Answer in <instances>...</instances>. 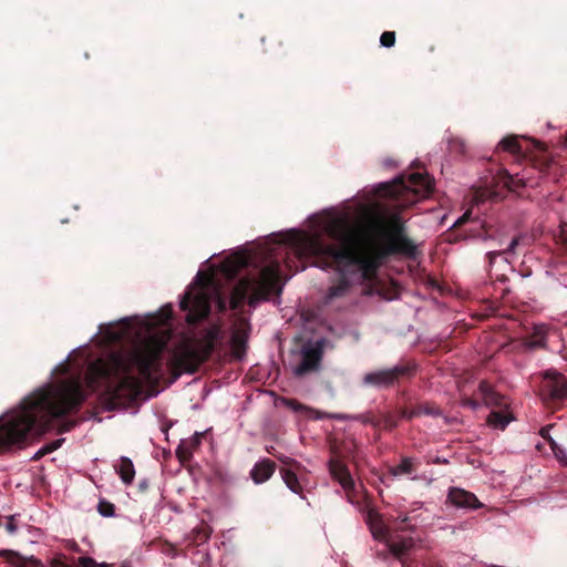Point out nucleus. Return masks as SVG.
Wrapping results in <instances>:
<instances>
[{
	"mask_svg": "<svg viewBox=\"0 0 567 567\" xmlns=\"http://www.w3.org/2000/svg\"><path fill=\"white\" fill-rule=\"evenodd\" d=\"M535 331H536V334L539 336V339L536 340V341L530 342L529 347L530 348H543V347H545V341H544L545 327H537L535 329Z\"/></svg>",
	"mask_w": 567,
	"mask_h": 567,
	"instance_id": "obj_26",
	"label": "nucleus"
},
{
	"mask_svg": "<svg viewBox=\"0 0 567 567\" xmlns=\"http://www.w3.org/2000/svg\"><path fill=\"white\" fill-rule=\"evenodd\" d=\"M116 472L125 485L133 483L135 470L133 462L128 457H121L120 463L116 465Z\"/></svg>",
	"mask_w": 567,
	"mask_h": 567,
	"instance_id": "obj_16",
	"label": "nucleus"
},
{
	"mask_svg": "<svg viewBox=\"0 0 567 567\" xmlns=\"http://www.w3.org/2000/svg\"><path fill=\"white\" fill-rule=\"evenodd\" d=\"M280 461L285 464H290L292 462L289 457H280Z\"/></svg>",
	"mask_w": 567,
	"mask_h": 567,
	"instance_id": "obj_45",
	"label": "nucleus"
},
{
	"mask_svg": "<svg viewBox=\"0 0 567 567\" xmlns=\"http://www.w3.org/2000/svg\"><path fill=\"white\" fill-rule=\"evenodd\" d=\"M163 348L162 342L150 339L126 355L113 357L109 363L95 362L89 368V383L114 374L104 395L112 409L124 406L140 395L143 381H150L158 370Z\"/></svg>",
	"mask_w": 567,
	"mask_h": 567,
	"instance_id": "obj_3",
	"label": "nucleus"
},
{
	"mask_svg": "<svg viewBox=\"0 0 567 567\" xmlns=\"http://www.w3.org/2000/svg\"><path fill=\"white\" fill-rule=\"evenodd\" d=\"M324 339H320L315 343H308L302 347L301 362L293 368L296 377H303L310 372L318 371L323 354Z\"/></svg>",
	"mask_w": 567,
	"mask_h": 567,
	"instance_id": "obj_8",
	"label": "nucleus"
},
{
	"mask_svg": "<svg viewBox=\"0 0 567 567\" xmlns=\"http://www.w3.org/2000/svg\"><path fill=\"white\" fill-rule=\"evenodd\" d=\"M412 471H413V461H412V458L405 457L401 461V463L398 466L392 467L390 472L393 476H399L402 474H410V473H412Z\"/></svg>",
	"mask_w": 567,
	"mask_h": 567,
	"instance_id": "obj_21",
	"label": "nucleus"
},
{
	"mask_svg": "<svg viewBox=\"0 0 567 567\" xmlns=\"http://www.w3.org/2000/svg\"><path fill=\"white\" fill-rule=\"evenodd\" d=\"M97 511L103 517H113L115 515V506L107 501H100Z\"/></svg>",
	"mask_w": 567,
	"mask_h": 567,
	"instance_id": "obj_24",
	"label": "nucleus"
},
{
	"mask_svg": "<svg viewBox=\"0 0 567 567\" xmlns=\"http://www.w3.org/2000/svg\"><path fill=\"white\" fill-rule=\"evenodd\" d=\"M402 371V369L393 368L369 372L363 378V384L378 389L389 388L398 381Z\"/></svg>",
	"mask_w": 567,
	"mask_h": 567,
	"instance_id": "obj_9",
	"label": "nucleus"
},
{
	"mask_svg": "<svg viewBox=\"0 0 567 567\" xmlns=\"http://www.w3.org/2000/svg\"><path fill=\"white\" fill-rule=\"evenodd\" d=\"M546 377H551V380L547 384L550 398L557 400L567 398V382L565 378L556 372H547Z\"/></svg>",
	"mask_w": 567,
	"mask_h": 567,
	"instance_id": "obj_13",
	"label": "nucleus"
},
{
	"mask_svg": "<svg viewBox=\"0 0 567 567\" xmlns=\"http://www.w3.org/2000/svg\"><path fill=\"white\" fill-rule=\"evenodd\" d=\"M467 216L468 214L465 213L462 217H460L456 221H455V225H461L463 224L466 219H467Z\"/></svg>",
	"mask_w": 567,
	"mask_h": 567,
	"instance_id": "obj_41",
	"label": "nucleus"
},
{
	"mask_svg": "<svg viewBox=\"0 0 567 567\" xmlns=\"http://www.w3.org/2000/svg\"><path fill=\"white\" fill-rule=\"evenodd\" d=\"M281 477L286 484V486L295 494H302V486L299 482L298 476L291 470L282 468L280 471Z\"/></svg>",
	"mask_w": 567,
	"mask_h": 567,
	"instance_id": "obj_18",
	"label": "nucleus"
},
{
	"mask_svg": "<svg viewBox=\"0 0 567 567\" xmlns=\"http://www.w3.org/2000/svg\"><path fill=\"white\" fill-rule=\"evenodd\" d=\"M213 296H214V298H215V299H216V301H217L218 309H219L220 311H223V310L225 309V307H226V306H225V301H224V300H223V298L219 296V293H218V291H217V290H214V291H213Z\"/></svg>",
	"mask_w": 567,
	"mask_h": 567,
	"instance_id": "obj_31",
	"label": "nucleus"
},
{
	"mask_svg": "<svg viewBox=\"0 0 567 567\" xmlns=\"http://www.w3.org/2000/svg\"><path fill=\"white\" fill-rule=\"evenodd\" d=\"M560 237L567 244V223L560 225Z\"/></svg>",
	"mask_w": 567,
	"mask_h": 567,
	"instance_id": "obj_37",
	"label": "nucleus"
},
{
	"mask_svg": "<svg viewBox=\"0 0 567 567\" xmlns=\"http://www.w3.org/2000/svg\"><path fill=\"white\" fill-rule=\"evenodd\" d=\"M447 498L452 505L458 508L476 509L482 507V504L473 493L458 487L451 488Z\"/></svg>",
	"mask_w": 567,
	"mask_h": 567,
	"instance_id": "obj_10",
	"label": "nucleus"
},
{
	"mask_svg": "<svg viewBox=\"0 0 567 567\" xmlns=\"http://www.w3.org/2000/svg\"><path fill=\"white\" fill-rule=\"evenodd\" d=\"M433 187V181L429 175L413 173L383 185V194L396 198L399 206L404 207L416 202L415 198H411L412 196L426 197L432 193Z\"/></svg>",
	"mask_w": 567,
	"mask_h": 567,
	"instance_id": "obj_6",
	"label": "nucleus"
},
{
	"mask_svg": "<svg viewBox=\"0 0 567 567\" xmlns=\"http://www.w3.org/2000/svg\"><path fill=\"white\" fill-rule=\"evenodd\" d=\"M97 567H111V565L106 564V563H102V564H97Z\"/></svg>",
	"mask_w": 567,
	"mask_h": 567,
	"instance_id": "obj_47",
	"label": "nucleus"
},
{
	"mask_svg": "<svg viewBox=\"0 0 567 567\" xmlns=\"http://www.w3.org/2000/svg\"><path fill=\"white\" fill-rule=\"evenodd\" d=\"M30 567H45L41 561L37 559L30 560Z\"/></svg>",
	"mask_w": 567,
	"mask_h": 567,
	"instance_id": "obj_40",
	"label": "nucleus"
},
{
	"mask_svg": "<svg viewBox=\"0 0 567 567\" xmlns=\"http://www.w3.org/2000/svg\"><path fill=\"white\" fill-rule=\"evenodd\" d=\"M480 389H481V391H482V392H485V391H486V389H487L486 383H484V382H483V383H481Z\"/></svg>",
	"mask_w": 567,
	"mask_h": 567,
	"instance_id": "obj_46",
	"label": "nucleus"
},
{
	"mask_svg": "<svg viewBox=\"0 0 567 567\" xmlns=\"http://www.w3.org/2000/svg\"><path fill=\"white\" fill-rule=\"evenodd\" d=\"M385 542L389 550L398 558L411 550L414 546V540L412 537L390 536L385 539Z\"/></svg>",
	"mask_w": 567,
	"mask_h": 567,
	"instance_id": "obj_14",
	"label": "nucleus"
},
{
	"mask_svg": "<svg viewBox=\"0 0 567 567\" xmlns=\"http://www.w3.org/2000/svg\"><path fill=\"white\" fill-rule=\"evenodd\" d=\"M498 147L511 154H518L520 152V145L515 136L504 137L499 142Z\"/></svg>",
	"mask_w": 567,
	"mask_h": 567,
	"instance_id": "obj_20",
	"label": "nucleus"
},
{
	"mask_svg": "<svg viewBox=\"0 0 567 567\" xmlns=\"http://www.w3.org/2000/svg\"><path fill=\"white\" fill-rule=\"evenodd\" d=\"M370 529L375 539H386V529L378 514L369 515Z\"/></svg>",
	"mask_w": 567,
	"mask_h": 567,
	"instance_id": "obj_19",
	"label": "nucleus"
},
{
	"mask_svg": "<svg viewBox=\"0 0 567 567\" xmlns=\"http://www.w3.org/2000/svg\"><path fill=\"white\" fill-rule=\"evenodd\" d=\"M347 416H348L347 420H357V421H361L363 423L371 422V420L364 415H347Z\"/></svg>",
	"mask_w": 567,
	"mask_h": 567,
	"instance_id": "obj_32",
	"label": "nucleus"
},
{
	"mask_svg": "<svg viewBox=\"0 0 567 567\" xmlns=\"http://www.w3.org/2000/svg\"><path fill=\"white\" fill-rule=\"evenodd\" d=\"M176 452H177V454H178L181 457H184V449H183V446H182V445H181V446H178V449H177V451H176Z\"/></svg>",
	"mask_w": 567,
	"mask_h": 567,
	"instance_id": "obj_43",
	"label": "nucleus"
},
{
	"mask_svg": "<svg viewBox=\"0 0 567 567\" xmlns=\"http://www.w3.org/2000/svg\"><path fill=\"white\" fill-rule=\"evenodd\" d=\"M78 565L80 567H97V563L91 557H80Z\"/></svg>",
	"mask_w": 567,
	"mask_h": 567,
	"instance_id": "obj_29",
	"label": "nucleus"
},
{
	"mask_svg": "<svg viewBox=\"0 0 567 567\" xmlns=\"http://www.w3.org/2000/svg\"><path fill=\"white\" fill-rule=\"evenodd\" d=\"M329 472L331 477L338 482L346 492H350L354 488V480L342 462L330 460Z\"/></svg>",
	"mask_w": 567,
	"mask_h": 567,
	"instance_id": "obj_11",
	"label": "nucleus"
},
{
	"mask_svg": "<svg viewBox=\"0 0 567 567\" xmlns=\"http://www.w3.org/2000/svg\"><path fill=\"white\" fill-rule=\"evenodd\" d=\"M464 405H468V406H471L473 410H475V409L478 406V404H477L475 401H473V400H465V401H464Z\"/></svg>",
	"mask_w": 567,
	"mask_h": 567,
	"instance_id": "obj_39",
	"label": "nucleus"
},
{
	"mask_svg": "<svg viewBox=\"0 0 567 567\" xmlns=\"http://www.w3.org/2000/svg\"><path fill=\"white\" fill-rule=\"evenodd\" d=\"M84 399L81 382L75 378L34 392L20 409L0 419V450L24 441L32 427L45 431L53 419L78 408Z\"/></svg>",
	"mask_w": 567,
	"mask_h": 567,
	"instance_id": "obj_2",
	"label": "nucleus"
},
{
	"mask_svg": "<svg viewBox=\"0 0 567 567\" xmlns=\"http://www.w3.org/2000/svg\"><path fill=\"white\" fill-rule=\"evenodd\" d=\"M231 344L235 351L238 353L239 348L244 344L241 337L238 333H235L231 338Z\"/></svg>",
	"mask_w": 567,
	"mask_h": 567,
	"instance_id": "obj_30",
	"label": "nucleus"
},
{
	"mask_svg": "<svg viewBox=\"0 0 567 567\" xmlns=\"http://www.w3.org/2000/svg\"><path fill=\"white\" fill-rule=\"evenodd\" d=\"M486 402H487V403H492V399L486 398Z\"/></svg>",
	"mask_w": 567,
	"mask_h": 567,
	"instance_id": "obj_48",
	"label": "nucleus"
},
{
	"mask_svg": "<svg viewBox=\"0 0 567 567\" xmlns=\"http://www.w3.org/2000/svg\"><path fill=\"white\" fill-rule=\"evenodd\" d=\"M58 446H59V442H55V443H52V444H49V445L42 447L41 450H42L43 454L45 455L47 453H50V452L54 451L55 449H58Z\"/></svg>",
	"mask_w": 567,
	"mask_h": 567,
	"instance_id": "obj_35",
	"label": "nucleus"
},
{
	"mask_svg": "<svg viewBox=\"0 0 567 567\" xmlns=\"http://www.w3.org/2000/svg\"><path fill=\"white\" fill-rule=\"evenodd\" d=\"M518 241H519L518 237L513 238V239L511 240V243H509V245H508V247H507L506 251H507V252H514V251H515L516 246L518 245Z\"/></svg>",
	"mask_w": 567,
	"mask_h": 567,
	"instance_id": "obj_34",
	"label": "nucleus"
},
{
	"mask_svg": "<svg viewBox=\"0 0 567 567\" xmlns=\"http://www.w3.org/2000/svg\"><path fill=\"white\" fill-rule=\"evenodd\" d=\"M395 43V32L385 31L380 37V44L384 48H392Z\"/></svg>",
	"mask_w": 567,
	"mask_h": 567,
	"instance_id": "obj_25",
	"label": "nucleus"
},
{
	"mask_svg": "<svg viewBox=\"0 0 567 567\" xmlns=\"http://www.w3.org/2000/svg\"><path fill=\"white\" fill-rule=\"evenodd\" d=\"M43 455H44V454H43L42 450L40 449V450L34 454L33 458H40V457H41V456H43Z\"/></svg>",
	"mask_w": 567,
	"mask_h": 567,
	"instance_id": "obj_44",
	"label": "nucleus"
},
{
	"mask_svg": "<svg viewBox=\"0 0 567 567\" xmlns=\"http://www.w3.org/2000/svg\"><path fill=\"white\" fill-rule=\"evenodd\" d=\"M6 529L10 533V534H13L17 532V526L16 524L13 523V517H10L9 522L7 523L6 525Z\"/></svg>",
	"mask_w": 567,
	"mask_h": 567,
	"instance_id": "obj_33",
	"label": "nucleus"
},
{
	"mask_svg": "<svg viewBox=\"0 0 567 567\" xmlns=\"http://www.w3.org/2000/svg\"><path fill=\"white\" fill-rule=\"evenodd\" d=\"M179 306L187 311L186 320L188 323H195L209 313L210 295L208 288L200 287L195 291H188L181 300Z\"/></svg>",
	"mask_w": 567,
	"mask_h": 567,
	"instance_id": "obj_7",
	"label": "nucleus"
},
{
	"mask_svg": "<svg viewBox=\"0 0 567 567\" xmlns=\"http://www.w3.org/2000/svg\"><path fill=\"white\" fill-rule=\"evenodd\" d=\"M514 416L507 409L494 410L487 417V424L496 430H504L512 421Z\"/></svg>",
	"mask_w": 567,
	"mask_h": 567,
	"instance_id": "obj_15",
	"label": "nucleus"
},
{
	"mask_svg": "<svg viewBox=\"0 0 567 567\" xmlns=\"http://www.w3.org/2000/svg\"><path fill=\"white\" fill-rule=\"evenodd\" d=\"M548 432H549V429L548 427H543L540 430V435L544 437V439H547V435H548Z\"/></svg>",
	"mask_w": 567,
	"mask_h": 567,
	"instance_id": "obj_42",
	"label": "nucleus"
},
{
	"mask_svg": "<svg viewBox=\"0 0 567 567\" xmlns=\"http://www.w3.org/2000/svg\"><path fill=\"white\" fill-rule=\"evenodd\" d=\"M499 182L511 192H518L520 188H524L528 185L525 178L520 177L518 174L511 175L508 173H504L499 177Z\"/></svg>",
	"mask_w": 567,
	"mask_h": 567,
	"instance_id": "obj_17",
	"label": "nucleus"
},
{
	"mask_svg": "<svg viewBox=\"0 0 567 567\" xmlns=\"http://www.w3.org/2000/svg\"><path fill=\"white\" fill-rule=\"evenodd\" d=\"M49 567H71L65 564L64 557L62 555H56L49 560Z\"/></svg>",
	"mask_w": 567,
	"mask_h": 567,
	"instance_id": "obj_28",
	"label": "nucleus"
},
{
	"mask_svg": "<svg viewBox=\"0 0 567 567\" xmlns=\"http://www.w3.org/2000/svg\"><path fill=\"white\" fill-rule=\"evenodd\" d=\"M326 231L336 244L313 243V251L329 257L344 277L340 284L329 288L326 296L327 302L348 292L350 286L349 280L346 279L348 274L358 272L361 279H369L379 268L383 256L403 250L408 244L404 237L391 235L390 246L381 247L375 237L383 231V225L375 215H369L364 225H350L344 218H336L326 226Z\"/></svg>",
	"mask_w": 567,
	"mask_h": 567,
	"instance_id": "obj_1",
	"label": "nucleus"
},
{
	"mask_svg": "<svg viewBox=\"0 0 567 567\" xmlns=\"http://www.w3.org/2000/svg\"><path fill=\"white\" fill-rule=\"evenodd\" d=\"M213 338L205 334L202 338H184L174 348L172 367L182 372L193 373L210 354Z\"/></svg>",
	"mask_w": 567,
	"mask_h": 567,
	"instance_id": "obj_5",
	"label": "nucleus"
},
{
	"mask_svg": "<svg viewBox=\"0 0 567 567\" xmlns=\"http://www.w3.org/2000/svg\"><path fill=\"white\" fill-rule=\"evenodd\" d=\"M280 267L278 264H270L261 269L256 279L243 278L235 286L230 296L231 309H237L248 298L250 306L261 300H267L272 293H280L279 284Z\"/></svg>",
	"mask_w": 567,
	"mask_h": 567,
	"instance_id": "obj_4",
	"label": "nucleus"
},
{
	"mask_svg": "<svg viewBox=\"0 0 567 567\" xmlns=\"http://www.w3.org/2000/svg\"><path fill=\"white\" fill-rule=\"evenodd\" d=\"M58 446H59V442H55V443H52V444H49V445L42 447L41 450H42L43 454L45 455L47 453H50V452L54 451L55 449H58Z\"/></svg>",
	"mask_w": 567,
	"mask_h": 567,
	"instance_id": "obj_36",
	"label": "nucleus"
},
{
	"mask_svg": "<svg viewBox=\"0 0 567 567\" xmlns=\"http://www.w3.org/2000/svg\"><path fill=\"white\" fill-rule=\"evenodd\" d=\"M390 225L394 228H399V224H400V218L396 216V215H393L390 220H389Z\"/></svg>",
	"mask_w": 567,
	"mask_h": 567,
	"instance_id": "obj_38",
	"label": "nucleus"
},
{
	"mask_svg": "<svg viewBox=\"0 0 567 567\" xmlns=\"http://www.w3.org/2000/svg\"><path fill=\"white\" fill-rule=\"evenodd\" d=\"M284 403L286 406H288L289 409L293 410V411H308V406L299 403L298 401L293 400V399H285L284 400Z\"/></svg>",
	"mask_w": 567,
	"mask_h": 567,
	"instance_id": "obj_27",
	"label": "nucleus"
},
{
	"mask_svg": "<svg viewBox=\"0 0 567 567\" xmlns=\"http://www.w3.org/2000/svg\"><path fill=\"white\" fill-rule=\"evenodd\" d=\"M7 553H8L7 550H2L1 556H4Z\"/></svg>",
	"mask_w": 567,
	"mask_h": 567,
	"instance_id": "obj_49",
	"label": "nucleus"
},
{
	"mask_svg": "<svg viewBox=\"0 0 567 567\" xmlns=\"http://www.w3.org/2000/svg\"><path fill=\"white\" fill-rule=\"evenodd\" d=\"M276 471V463L270 458L258 461L250 470V477L255 484L267 482Z\"/></svg>",
	"mask_w": 567,
	"mask_h": 567,
	"instance_id": "obj_12",
	"label": "nucleus"
},
{
	"mask_svg": "<svg viewBox=\"0 0 567 567\" xmlns=\"http://www.w3.org/2000/svg\"><path fill=\"white\" fill-rule=\"evenodd\" d=\"M422 414L440 415L441 411L439 409H433V408H429V406H421V408H419L416 410H413V411L409 412L408 414H404V416H406L408 419H412V417H415V416H419V415H422Z\"/></svg>",
	"mask_w": 567,
	"mask_h": 567,
	"instance_id": "obj_23",
	"label": "nucleus"
},
{
	"mask_svg": "<svg viewBox=\"0 0 567 567\" xmlns=\"http://www.w3.org/2000/svg\"><path fill=\"white\" fill-rule=\"evenodd\" d=\"M307 412L312 417L318 419V420L334 419V420H339V421H346L348 419V416L346 414H331V413H327V412H320V411L311 409V408H308Z\"/></svg>",
	"mask_w": 567,
	"mask_h": 567,
	"instance_id": "obj_22",
	"label": "nucleus"
}]
</instances>
